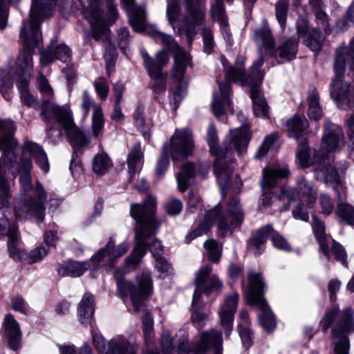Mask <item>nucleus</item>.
Segmentation results:
<instances>
[{
	"mask_svg": "<svg viewBox=\"0 0 354 354\" xmlns=\"http://www.w3.org/2000/svg\"><path fill=\"white\" fill-rule=\"evenodd\" d=\"M260 51V55L257 60L254 62L250 67L248 76L245 77L243 64L238 66H230L225 69V82L218 84L221 99L216 95L214 96L212 102V110L216 118L222 115L224 113V108L230 107L231 100V85L230 81H241L242 86H248L250 88V97L253 102V111L257 117L266 118L268 115V106L266 102L263 94L259 88L264 73L260 70L264 63V59Z\"/></svg>",
	"mask_w": 354,
	"mask_h": 354,
	"instance_id": "f257e3e1",
	"label": "nucleus"
},
{
	"mask_svg": "<svg viewBox=\"0 0 354 354\" xmlns=\"http://www.w3.org/2000/svg\"><path fill=\"white\" fill-rule=\"evenodd\" d=\"M15 127L10 120H0V150L3 156L0 158V209L9 207L11 194L8 180L4 177L6 172L10 173L15 177L19 174V180L23 190L28 192L32 189V185L30 176L32 162L29 158H21L20 165H16L15 149L17 142L13 138Z\"/></svg>",
	"mask_w": 354,
	"mask_h": 354,
	"instance_id": "f03ea898",
	"label": "nucleus"
},
{
	"mask_svg": "<svg viewBox=\"0 0 354 354\" xmlns=\"http://www.w3.org/2000/svg\"><path fill=\"white\" fill-rule=\"evenodd\" d=\"M156 201L152 196H148L143 205L133 203L131 205L130 214L136 221L135 227V247L131 254L126 259L128 266L136 267L149 249L152 255L156 258L163 251V247L158 240L148 244L147 240L155 234L156 228L159 225L155 220Z\"/></svg>",
	"mask_w": 354,
	"mask_h": 354,
	"instance_id": "7ed1b4c3",
	"label": "nucleus"
},
{
	"mask_svg": "<svg viewBox=\"0 0 354 354\" xmlns=\"http://www.w3.org/2000/svg\"><path fill=\"white\" fill-rule=\"evenodd\" d=\"M230 141L224 144L223 148H218V136L216 127L213 123L209 126L207 140L212 154L216 156L214 171L220 185L221 194H225L228 183L234 172V167L228 162V154L236 150L240 155L245 151L250 139L248 128L244 127L230 131Z\"/></svg>",
	"mask_w": 354,
	"mask_h": 354,
	"instance_id": "20e7f679",
	"label": "nucleus"
},
{
	"mask_svg": "<svg viewBox=\"0 0 354 354\" xmlns=\"http://www.w3.org/2000/svg\"><path fill=\"white\" fill-rule=\"evenodd\" d=\"M132 28L137 32H145L154 38H160L162 44L168 51L174 54V65L171 71L174 79L181 80L184 77L190 57L175 41L172 36L160 32L153 27L148 26L146 23V10L141 6L136 5L135 0H120Z\"/></svg>",
	"mask_w": 354,
	"mask_h": 354,
	"instance_id": "39448f33",
	"label": "nucleus"
},
{
	"mask_svg": "<svg viewBox=\"0 0 354 354\" xmlns=\"http://www.w3.org/2000/svg\"><path fill=\"white\" fill-rule=\"evenodd\" d=\"M132 28L137 32H145L154 38H160L162 44L168 51L174 54V65L171 71L174 79L181 80L184 77L190 57L175 41L172 36L160 32L153 27L148 26L146 23V10L141 6L136 5L135 0H120Z\"/></svg>",
	"mask_w": 354,
	"mask_h": 354,
	"instance_id": "423d86ee",
	"label": "nucleus"
},
{
	"mask_svg": "<svg viewBox=\"0 0 354 354\" xmlns=\"http://www.w3.org/2000/svg\"><path fill=\"white\" fill-rule=\"evenodd\" d=\"M330 95L343 109L354 107V38L349 47L340 46L336 50Z\"/></svg>",
	"mask_w": 354,
	"mask_h": 354,
	"instance_id": "0eeeda50",
	"label": "nucleus"
},
{
	"mask_svg": "<svg viewBox=\"0 0 354 354\" xmlns=\"http://www.w3.org/2000/svg\"><path fill=\"white\" fill-rule=\"evenodd\" d=\"M243 218L244 212L239 199L236 197H231L227 203L225 214L221 211V205L220 203L217 204L206 214L204 221L199 224L198 227L186 236L185 241L187 243H189L195 238L207 233L216 221L217 222L218 233L221 236H225L228 231L240 227Z\"/></svg>",
	"mask_w": 354,
	"mask_h": 354,
	"instance_id": "6e6552de",
	"label": "nucleus"
},
{
	"mask_svg": "<svg viewBox=\"0 0 354 354\" xmlns=\"http://www.w3.org/2000/svg\"><path fill=\"white\" fill-rule=\"evenodd\" d=\"M335 323L332 330L334 354H349L350 341L348 334L354 331L353 312L351 308L340 311L338 306L326 310L320 322L324 333Z\"/></svg>",
	"mask_w": 354,
	"mask_h": 354,
	"instance_id": "1a4fd4ad",
	"label": "nucleus"
},
{
	"mask_svg": "<svg viewBox=\"0 0 354 354\" xmlns=\"http://www.w3.org/2000/svg\"><path fill=\"white\" fill-rule=\"evenodd\" d=\"M50 17L49 8L44 11L43 15H34L31 17L30 12L28 21L24 22L21 28L20 39L26 49L19 55L17 61V70L21 76L31 75L33 68L31 50L38 46L41 41V22Z\"/></svg>",
	"mask_w": 354,
	"mask_h": 354,
	"instance_id": "9d476101",
	"label": "nucleus"
},
{
	"mask_svg": "<svg viewBox=\"0 0 354 354\" xmlns=\"http://www.w3.org/2000/svg\"><path fill=\"white\" fill-rule=\"evenodd\" d=\"M35 109L41 110V118L46 122L55 120L64 128L71 145L76 149L85 147L89 140L75 125L71 112L62 106L48 100L35 105Z\"/></svg>",
	"mask_w": 354,
	"mask_h": 354,
	"instance_id": "9b49d317",
	"label": "nucleus"
},
{
	"mask_svg": "<svg viewBox=\"0 0 354 354\" xmlns=\"http://www.w3.org/2000/svg\"><path fill=\"white\" fill-rule=\"evenodd\" d=\"M169 147L174 161L191 155L194 149L192 132L187 129H177L171 138L170 144L164 143L156 169L158 176L164 174L169 164Z\"/></svg>",
	"mask_w": 354,
	"mask_h": 354,
	"instance_id": "f8f14e48",
	"label": "nucleus"
},
{
	"mask_svg": "<svg viewBox=\"0 0 354 354\" xmlns=\"http://www.w3.org/2000/svg\"><path fill=\"white\" fill-rule=\"evenodd\" d=\"M114 278L120 297L124 299L130 295L134 310L139 311L142 303L152 293L153 285L150 274L143 272L137 275L138 287L125 279L120 270L114 272Z\"/></svg>",
	"mask_w": 354,
	"mask_h": 354,
	"instance_id": "ddd939ff",
	"label": "nucleus"
},
{
	"mask_svg": "<svg viewBox=\"0 0 354 354\" xmlns=\"http://www.w3.org/2000/svg\"><path fill=\"white\" fill-rule=\"evenodd\" d=\"M88 6L83 10L82 14L91 28V36L96 40L103 39L105 57L108 60L113 61L116 56L115 48L108 35L109 28L103 19V10L100 7L98 0H88Z\"/></svg>",
	"mask_w": 354,
	"mask_h": 354,
	"instance_id": "4468645a",
	"label": "nucleus"
},
{
	"mask_svg": "<svg viewBox=\"0 0 354 354\" xmlns=\"http://www.w3.org/2000/svg\"><path fill=\"white\" fill-rule=\"evenodd\" d=\"M248 280V288L245 293V299L249 304L258 306L261 308V313L259 315L261 324L265 330H272L275 327L276 322L272 312L263 297L264 283L261 274L251 272Z\"/></svg>",
	"mask_w": 354,
	"mask_h": 354,
	"instance_id": "2eb2a0df",
	"label": "nucleus"
},
{
	"mask_svg": "<svg viewBox=\"0 0 354 354\" xmlns=\"http://www.w3.org/2000/svg\"><path fill=\"white\" fill-rule=\"evenodd\" d=\"M176 336L178 338V351L180 353L205 354L209 346H212L214 354L222 353V335L218 331H204L201 333L199 339L192 344L188 343V333L185 329L179 330Z\"/></svg>",
	"mask_w": 354,
	"mask_h": 354,
	"instance_id": "dca6fc26",
	"label": "nucleus"
},
{
	"mask_svg": "<svg viewBox=\"0 0 354 354\" xmlns=\"http://www.w3.org/2000/svg\"><path fill=\"white\" fill-rule=\"evenodd\" d=\"M212 269L209 266L201 268L196 275V286L193 295L192 308L200 310L203 307L204 303L201 298V291L208 295L212 290H218L222 288L223 284L216 275H211Z\"/></svg>",
	"mask_w": 354,
	"mask_h": 354,
	"instance_id": "f3484780",
	"label": "nucleus"
},
{
	"mask_svg": "<svg viewBox=\"0 0 354 354\" xmlns=\"http://www.w3.org/2000/svg\"><path fill=\"white\" fill-rule=\"evenodd\" d=\"M312 225L315 236L324 255L329 259L330 254H332L337 261H341L344 266H346V253L339 243L333 240L330 250H329L328 244L330 239L325 233V227L323 222L318 220L316 216H313Z\"/></svg>",
	"mask_w": 354,
	"mask_h": 354,
	"instance_id": "a211bd4d",
	"label": "nucleus"
},
{
	"mask_svg": "<svg viewBox=\"0 0 354 354\" xmlns=\"http://www.w3.org/2000/svg\"><path fill=\"white\" fill-rule=\"evenodd\" d=\"M187 6L186 16L183 19L180 29L185 32L189 43L196 34L197 28L205 22V12L198 0H185Z\"/></svg>",
	"mask_w": 354,
	"mask_h": 354,
	"instance_id": "6ab92c4d",
	"label": "nucleus"
},
{
	"mask_svg": "<svg viewBox=\"0 0 354 354\" xmlns=\"http://www.w3.org/2000/svg\"><path fill=\"white\" fill-rule=\"evenodd\" d=\"M317 190L313 184L303 176L297 179V187L286 188L281 190V199H287L289 202L296 200L297 198L306 203L310 207L316 201Z\"/></svg>",
	"mask_w": 354,
	"mask_h": 354,
	"instance_id": "aec40b11",
	"label": "nucleus"
},
{
	"mask_svg": "<svg viewBox=\"0 0 354 354\" xmlns=\"http://www.w3.org/2000/svg\"><path fill=\"white\" fill-rule=\"evenodd\" d=\"M315 175L317 180L325 183L333 185V189L336 193L338 201H343L341 189L343 187L340 185V177L334 167L330 163V158L326 156H321L315 165Z\"/></svg>",
	"mask_w": 354,
	"mask_h": 354,
	"instance_id": "412c9836",
	"label": "nucleus"
},
{
	"mask_svg": "<svg viewBox=\"0 0 354 354\" xmlns=\"http://www.w3.org/2000/svg\"><path fill=\"white\" fill-rule=\"evenodd\" d=\"M35 192L37 195V199L33 198L26 199L23 205L24 210L19 209L15 210V216L17 219L26 217L28 215L41 221L44 219L45 207L44 202L46 200V194L39 182H37Z\"/></svg>",
	"mask_w": 354,
	"mask_h": 354,
	"instance_id": "4be33fe9",
	"label": "nucleus"
},
{
	"mask_svg": "<svg viewBox=\"0 0 354 354\" xmlns=\"http://www.w3.org/2000/svg\"><path fill=\"white\" fill-rule=\"evenodd\" d=\"M344 145V134L342 128L335 124L326 122L319 151L321 156L328 157L326 153L340 150Z\"/></svg>",
	"mask_w": 354,
	"mask_h": 354,
	"instance_id": "5701e85b",
	"label": "nucleus"
},
{
	"mask_svg": "<svg viewBox=\"0 0 354 354\" xmlns=\"http://www.w3.org/2000/svg\"><path fill=\"white\" fill-rule=\"evenodd\" d=\"M114 243V239L110 237L106 245L92 257L91 261L96 264L103 262L109 268H111L114 261L124 255L129 248V244L127 242L120 243L116 248Z\"/></svg>",
	"mask_w": 354,
	"mask_h": 354,
	"instance_id": "b1692460",
	"label": "nucleus"
},
{
	"mask_svg": "<svg viewBox=\"0 0 354 354\" xmlns=\"http://www.w3.org/2000/svg\"><path fill=\"white\" fill-rule=\"evenodd\" d=\"M297 34L301 38L304 45L313 52H319L326 40L325 36L315 28L310 29L306 21L297 23Z\"/></svg>",
	"mask_w": 354,
	"mask_h": 354,
	"instance_id": "393cba45",
	"label": "nucleus"
},
{
	"mask_svg": "<svg viewBox=\"0 0 354 354\" xmlns=\"http://www.w3.org/2000/svg\"><path fill=\"white\" fill-rule=\"evenodd\" d=\"M93 106L92 115V135L93 137L97 138L101 133L104 125V119L102 107L99 105L94 104L93 100L89 96L87 91L83 92L81 108L83 111V117L88 116L91 108Z\"/></svg>",
	"mask_w": 354,
	"mask_h": 354,
	"instance_id": "a878e982",
	"label": "nucleus"
},
{
	"mask_svg": "<svg viewBox=\"0 0 354 354\" xmlns=\"http://www.w3.org/2000/svg\"><path fill=\"white\" fill-rule=\"evenodd\" d=\"M238 299L239 295L233 293L227 297L219 312L221 324L227 337L230 335L232 329L233 317L236 310Z\"/></svg>",
	"mask_w": 354,
	"mask_h": 354,
	"instance_id": "bb28decb",
	"label": "nucleus"
},
{
	"mask_svg": "<svg viewBox=\"0 0 354 354\" xmlns=\"http://www.w3.org/2000/svg\"><path fill=\"white\" fill-rule=\"evenodd\" d=\"M53 42L52 41L48 48L41 53L40 62L43 66L50 64L55 59L67 62L71 59V52L67 46L61 44L55 48Z\"/></svg>",
	"mask_w": 354,
	"mask_h": 354,
	"instance_id": "cd10ccee",
	"label": "nucleus"
},
{
	"mask_svg": "<svg viewBox=\"0 0 354 354\" xmlns=\"http://www.w3.org/2000/svg\"><path fill=\"white\" fill-rule=\"evenodd\" d=\"M3 333L9 348L14 351L19 348L21 335L19 325L10 314L5 317Z\"/></svg>",
	"mask_w": 354,
	"mask_h": 354,
	"instance_id": "c85d7f7f",
	"label": "nucleus"
},
{
	"mask_svg": "<svg viewBox=\"0 0 354 354\" xmlns=\"http://www.w3.org/2000/svg\"><path fill=\"white\" fill-rule=\"evenodd\" d=\"M142 56L149 74H159V73H162V68L169 62L168 54L164 50H160L156 53L155 61L149 57L146 51L142 52Z\"/></svg>",
	"mask_w": 354,
	"mask_h": 354,
	"instance_id": "c756f323",
	"label": "nucleus"
},
{
	"mask_svg": "<svg viewBox=\"0 0 354 354\" xmlns=\"http://www.w3.org/2000/svg\"><path fill=\"white\" fill-rule=\"evenodd\" d=\"M288 175L286 167H266L263 170V179L261 187L263 190H268L274 187L279 180L286 178Z\"/></svg>",
	"mask_w": 354,
	"mask_h": 354,
	"instance_id": "7c9ffc66",
	"label": "nucleus"
},
{
	"mask_svg": "<svg viewBox=\"0 0 354 354\" xmlns=\"http://www.w3.org/2000/svg\"><path fill=\"white\" fill-rule=\"evenodd\" d=\"M88 268L85 262L67 261L60 264L57 272L62 277H78L82 275Z\"/></svg>",
	"mask_w": 354,
	"mask_h": 354,
	"instance_id": "2f4dec72",
	"label": "nucleus"
},
{
	"mask_svg": "<svg viewBox=\"0 0 354 354\" xmlns=\"http://www.w3.org/2000/svg\"><path fill=\"white\" fill-rule=\"evenodd\" d=\"M24 149H27L31 157L35 160L36 163L45 173L49 171V163L47 156L42 147L33 142H26Z\"/></svg>",
	"mask_w": 354,
	"mask_h": 354,
	"instance_id": "473e14b6",
	"label": "nucleus"
},
{
	"mask_svg": "<svg viewBox=\"0 0 354 354\" xmlns=\"http://www.w3.org/2000/svg\"><path fill=\"white\" fill-rule=\"evenodd\" d=\"M289 136L298 138L307 132L308 122L304 116L294 115L286 122Z\"/></svg>",
	"mask_w": 354,
	"mask_h": 354,
	"instance_id": "72a5a7b5",
	"label": "nucleus"
},
{
	"mask_svg": "<svg viewBox=\"0 0 354 354\" xmlns=\"http://www.w3.org/2000/svg\"><path fill=\"white\" fill-rule=\"evenodd\" d=\"M342 197H344V199L337 203L335 214L342 223L354 226V207L344 202L346 200V194L342 195Z\"/></svg>",
	"mask_w": 354,
	"mask_h": 354,
	"instance_id": "f704fd0d",
	"label": "nucleus"
},
{
	"mask_svg": "<svg viewBox=\"0 0 354 354\" xmlns=\"http://www.w3.org/2000/svg\"><path fill=\"white\" fill-rule=\"evenodd\" d=\"M274 230L270 226H265L259 230L250 239L251 245L255 249V254L260 255L263 250V245L270 237Z\"/></svg>",
	"mask_w": 354,
	"mask_h": 354,
	"instance_id": "c9c22d12",
	"label": "nucleus"
},
{
	"mask_svg": "<svg viewBox=\"0 0 354 354\" xmlns=\"http://www.w3.org/2000/svg\"><path fill=\"white\" fill-rule=\"evenodd\" d=\"M297 156L303 167H308L310 165H315L317 160L321 158L319 151H315L314 157L311 160L309 154V149L306 140H302L298 146Z\"/></svg>",
	"mask_w": 354,
	"mask_h": 354,
	"instance_id": "e433bc0d",
	"label": "nucleus"
},
{
	"mask_svg": "<svg viewBox=\"0 0 354 354\" xmlns=\"http://www.w3.org/2000/svg\"><path fill=\"white\" fill-rule=\"evenodd\" d=\"M298 44V36L287 39L278 48L279 57L288 61L295 59L297 53Z\"/></svg>",
	"mask_w": 354,
	"mask_h": 354,
	"instance_id": "4c0bfd02",
	"label": "nucleus"
},
{
	"mask_svg": "<svg viewBox=\"0 0 354 354\" xmlns=\"http://www.w3.org/2000/svg\"><path fill=\"white\" fill-rule=\"evenodd\" d=\"M93 296L90 293H85L80 302L78 313L82 324L84 320L91 319L93 313Z\"/></svg>",
	"mask_w": 354,
	"mask_h": 354,
	"instance_id": "58836bf2",
	"label": "nucleus"
},
{
	"mask_svg": "<svg viewBox=\"0 0 354 354\" xmlns=\"http://www.w3.org/2000/svg\"><path fill=\"white\" fill-rule=\"evenodd\" d=\"M142 153L140 151V146L139 144L135 145L128 156L127 164L130 176L129 180L131 182L137 171V167L139 166L142 158Z\"/></svg>",
	"mask_w": 354,
	"mask_h": 354,
	"instance_id": "ea45409f",
	"label": "nucleus"
},
{
	"mask_svg": "<svg viewBox=\"0 0 354 354\" xmlns=\"http://www.w3.org/2000/svg\"><path fill=\"white\" fill-rule=\"evenodd\" d=\"M195 167L191 162L184 164L183 171L177 175V183L178 189L185 192L189 185V180L194 176Z\"/></svg>",
	"mask_w": 354,
	"mask_h": 354,
	"instance_id": "a19ab883",
	"label": "nucleus"
},
{
	"mask_svg": "<svg viewBox=\"0 0 354 354\" xmlns=\"http://www.w3.org/2000/svg\"><path fill=\"white\" fill-rule=\"evenodd\" d=\"M318 93L313 90L308 97V115L309 118L314 120H318L322 115V110L319 103Z\"/></svg>",
	"mask_w": 354,
	"mask_h": 354,
	"instance_id": "79ce46f5",
	"label": "nucleus"
},
{
	"mask_svg": "<svg viewBox=\"0 0 354 354\" xmlns=\"http://www.w3.org/2000/svg\"><path fill=\"white\" fill-rule=\"evenodd\" d=\"M111 165L109 157L104 153L96 154L92 162L93 171L99 175L106 173Z\"/></svg>",
	"mask_w": 354,
	"mask_h": 354,
	"instance_id": "37998d69",
	"label": "nucleus"
},
{
	"mask_svg": "<svg viewBox=\"0 0 354 354\" xmlns=\"http://www.w3.org/2000/svg\"><path fill=\"white\" fill-rule=\"evenodd\" d=\"M183 78L181 80H178V85L176 86V91H171V96H170V104L172 106V109L174 111H176V109L179 106V104L183 100L187 89V83L183 82Z\"/></svg>",
	"mask_w": 354,
	"mask_h": 354,
	"instance_id": "c03bdc74",
	"label": "nucleus"
},
{
	"mask_svg": "<svg viewBox=\"0 0 354 354\" xmlns=\"http://www.w3.org/2000/svg\"><path fill=\"white\" fill-rule=\"evenodd\" d=\"M104 354H136L133 349H129L123 342L111 339L108 343L106 351Z\"/></svg>",
	"mask_w": 354,
	"mask_h": 354,
	"instance_id": "a18cd8bd",
	"label": "nucleus"
},
{
	"mask_svg": "<svg viewBox=\"0 0 354 354\" xmlns=\"http://www.w3.org/2000/svg\"><path fill=\"white\" fill-rule=\"evenodd\" d=\"M212 16L214 21H218L222 26L227 28L228 21L225 17L223 0H216L212 6Z\"/></svg>",
	"mask_w": 354,
	"mask_h": 354,
	"instance_id": "49530a36",
	"label": "nucleus"
},
{
	"mask_svg": "<svg viewBox=\"0 0 354 354\" xmlns=\"http://www.w3.org/2000/svg\"><path fill=\"white\" fill-rule=\"evenodd\" d=\"M56 0H32V6L30 9V16L34 15H43L44 11L49 8L50 16L52 15V8L55 5Z\"/></svg>",
	"mask_w": 354,
	"mask_h": 354,
	"instance_id": "de8ad7c7",
	"label": "nucleus"
},
{
	"mask_svg": "<svg viewBox=\"0 0 354 354\" xmlns=\"http://www.w3.org/2000/svg\"><path fill=\"white\" fill-rule=\"evenodd\" d=\"M289 3L287 0H278L275 3V16L281 28L286 24Z\"/></svg>",
	"mask_w": 354,
	"mask_h": 354,
	"instance_id": "09e8293b",
	"label": "nucleus"
},
{
	"mask_svg": "<svg viewBox=\"0 0 354 354\" xmlns=\"http://www.w3.org/2000/svg\"><path fill=\"white\" fill-rule=\"evenodd\" d=\"M204 248L207 250L209 259L214 263L218 262L221 254L222 248L214 239H209L204 243Z\"/></svg>",
	"mask_w": 354,
	"mask_h": 354,
	"instance_id": "8fccbe9b",
	"label": "nucleus"
},
{
	"mask_svg": "<svg viewBox=\"0 0 354 354\" xmlns=\"http://www.w3.org/2000/svg\"><path fill=\"white\" fill-rule=\"evenodd\" d=\"M13 80L6 71L0 72V92L6 100L10 98V91L12 87Z\"/></svg>",
	"mask_w": 354,
	"mask_h": 354,
	"instance_id": "3c124183",
	"label": "nucleus"
},
{
	"mask_svg": "<svg viewBox=\"0 0 354 354\" xmlns=\"http://www.w3.org/2000/svg\"><path fill=\"white\" fill-rule=\"evenodd\" d=\"M18 235L17 227L15 224H10L6 217L0 218V238L8 236V239Z\"/></svg>",
	"mask_w": 354,
	"mask_h": 354,
	"instance_id": "603ef678",
	"label": "nucleus"
},
{
	"mask_svg": "<svg viewBox=\"0 0 354 354\" xmlns=\"http://www.w3.org/2000/svg\"><path fill=\"white\" fill-rule=\"evenodd\" d=\"M354 23V3H353L348 10L343 19H339L336 22V28L339 31L346 30Z\"/></svg>",
	"mask_w": 354,
	"mask_h": 354,
	"instance_id": "864d4df0",
	"label": "nucleus"
},
{
	"mask_svg": "<svg viewBox=\"0 0 354 354\" xmlns=\"http://www.w3.org/2000/svg\"><path fill=\"white\" fill-rule=\"evenodd\" d=\"M313 10L316 23L319 28L322 29L326 32H330V28L328 15L323 10V8H317Z\"/></svg>",
	"mask_w": 354,
	"mask_h": 354,
	"instance_id": "5fc2aeb1",
	"label": "nucleus"
},
{
	"mask_svg": "<svg viewBox=\"0 0 354 354\" xmlns=\"http://www.w3.org/2000/svg\"><path fill=\"white\" fill-rule=\"evenodd\" d=\"M19 243V236L11 237L8 239V250L10 257L15 260L20 259L24 255V252L18 248L17 244Z\"/></svg>",
	"mask_w": 354,
	"mask_h": 354,
	"instance_id": "6e6d98bb",
	"label": "nucleus"
},
{
	"mask_svg": "<svg viewBox=\"0 0 354 354\" xmlns=\"http://www.w3.org/2000/svg\"><path fill=\"white\" fill-rule=\"evenodd\" d=\"M96 93L102 100L107 98L109 92V86L106 80L103 77L97 78L93 82Z\"/></svg>",
	"mask_w": 354,
	"mask_h": 354,
	"instance_id": "4d7b16f0",
	"label": "nucleus"
},
{
	"mask_svg": "<svg viewBox=\"0 0 354 354\" xmlns=\"http://www.w3.org/2000/svg\"><path fill=\"white\" fill-rule=\"evenodd\" d=\"M19 1V0H0V30L4 29L7 26L9 3Z\"/></svg>",
	"mask_w": 354,
	"mask_h": 354,
	"instance_id": "13d9d810",
	"label": "nucleus"
},
{
	"mask_svg": "<svg viewBox=\"0 0 354 354\" xmlns=\"http://www.w3.org/2000/svg\"><path fill=\"white\" fill-rule=\"evenodd\" d=\"M255 35L263 42V45L268 48H272L274 46V41L271 35L270 30L268 28H263L255 32Z\"/></svg>",
	"mask_w": 354,
	"mask_h": 354,
	"instance_id": "bf43d9fd",
	"label": "nucleus"
},
{
	"mask_svg": "<svg viewBox=\"0 0 354 354\" xmlns=\"http://www.w3.org/2000/svg\"><path fill=\"white\" fill-rule=\"evenodd\" d=\"M49 252V248L46 245H39L32 250L29 254V262L34 263L41 261L46 257Z\"/></svg>",
	"mask_w": 354,
	"mask_h": 354,
	"instance_id": "052dcab7",
	"label": "nucleus"
},
{
	"mask_svg": "<svg viewBox=\"0 0 354 354\" xmlns=\"http://www.w3.org/2000/svg\"><path fill=\"white\" fill-rule=\"evenodd\" d=\"M277 136L274 134H270L266 136L258 149L257 153L255 154V158H261L264 156H266L270 149V147L272 145L274 142L275 141Z\"/></svg>",
	"mask_w": 354,
	"mask_h": 354,
	"instance_id": "680f3d73",
	"label": "nucleus"
},
{
	"mask_svg": "<svg viewBox=\"0 0 354 354\" xmlns=\"http://www.w3.org/2000/svg\"><path fill=\"white\" fill-rule=\"evenodd\" d=\"M167 213L171 216H176L180 213L183 203L179 199L172 198L165 204Z\"/></svg>",
	"mask_w": 354,
	"mask_h": 354,
	"instance_id": "e2e57ef3",
	"label": "nucleus"
},
{
	"mask_svg": "<svg viewBox=\"0 0 354 354\" xmlns=\"http://www.w3.org/2000/svg\"><path fill=\"white\" fill-rule=\"evenodd\" d=\"M142 321L144 334L149 337L153 328V320L149 310H143Z\"/></svg>",
	"mask_w": 354,
	"mask_h": 354,
	"instance_id": "0e129e2a",
	"label": "nucleus"
},
{
	"mask_svg": "<svg viewBox=\"0 0 354 354\" xmlns=\"http://www.w3.org/2000/svg\"><path fill=\"white\" fill-rule=\"evenodd\" d=\"M271 241L274 247L277 249L288 251L290 250V245L288 241L274 230L271 235Z\"/></svg>",
	"mask_w": 354,
	"mask_h": 354,
	"instance_id": "69168bd1",
	"label": "nucleus"
},
{
	"mask_svg": "<svg viewBox=\"0 0 354 354\" xmlns=\"http://www.w3.org/2000/svg\"><path fill=\"white\" fill-rule=\"evenodd\" d=\"M150 77H151L155 83L153 86V89L156 93H161L166 90L167 84H166V79L163 77L162 73H159V74H149Z\"/></svg>",
	"mask_w": 354,
	"mask_h": 354,
	"instance_id": "338daca9",
	"label": "nucleus"
},
{
	"mask_svg": "<svg viewBox=\"0 0 354 354\" xmlns=\"http://www.w3.org/2000/svg\"><path fill=\"white\" fill-rule=\"evenodd\" d=\"M180 12L179 4L175 1H170L167 8V16L169 23L173 25Z\"/></svg>",
	"mask_w": 354,
	"mask_h": 354,
	"instance_id": "774afa93",
	"label": "nucleus"
}]
</instances>
